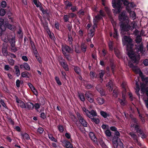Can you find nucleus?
Returning a JSON list of instances; mask_svg holds the SVG:
<instances>
[{
  "label": "nucleus",
  "instance_id": "1a4fd4ad",
  "mask_svg": "<svg viewBox=\"0 0 148 148\" xmlns=\"http://www.w3.org/2000/svg\"><path fill=\"white\" fill-rule=\"evenodd\" d=\"M85 96L88 101L90 103H93L94 101L93 95L90 92H87L85 93Z\"/></svg>",
  "mask_w": 148,
  "mask_h": 148
},
{
  "label": "nucleus",
  "instance_id": "393cba45",
  "mask_svg": "<svg viewBox=\"0 0 148 148\" xmlns=\"http://www.w3.org/2000/svg\"><path fill=\"white\" fill-rule=\"evenodd\" d=\"M91 121L95 123L96 124H98L99 123V120L98 118H94L91 116L89 117Z\"/></svg>",
  "mask_w": 148,
  "mask_h": 148
},
{
  "label": "nucleus",
  "instance_id": "de8ad7c7",
  "mask_svg": "<svg viewBox=\"0 0 148 148\" xmlns=\"http://www.w3.org/2000/svg\"><path fill=\"white\" fill-rule=\"evenodd\" d=\"M78 97L80 100L82 101H84L85 99V97L84 95L83 94H79Z\"/></svg>",
  "mask_w": 148,
  "mask_h": 148
},
{
  "label": "nucleus",
  "instance_id": "20e7f679",
  "mask_svg": "<svg viewBox=\"0 0 148 148\" xmlns=\"http://www.w3.org/2000/svg\"><path fill=\"white\" fill-rule=\"evenodd\" d=\"M120 133L117 130L115 132L114 135L112 140L114 148H117L118 146H120L121 148L123 147V143L119 137Z\"/></svg>",
  "mask_w": 148,
  "mask_h": 148
},
{
  "label": "nucleus",
  "instance_id": "603ef678",
  "mask_svg": "<svg viewBox=\"0 0 148 148\" xmlns=\"http://www.w3.org/2000/svg\"><path fill=\"white\" fill-rule=\"evenodd\" d=\"M40 104L38 103H36L34 105V107L35 109L37 111H38V109L40 108Z\"/></svg>",
  "mask_w": 148,
  "mask_h": 148
},
{
  "label": "nucleus",
  "instance_id": "7ed1b4c3",
  "mask_svg": "<svg viewBox=\"0 0 148 148\" xmlns=\"http://www.w3.org/2000/svg\"><path fill=\"white\" fill-rule=\"evenodd\" d=\"M124 40H122L123 44V45H126L127 50L128 52V54L130 56L133 52L132 51V48L133 47L134 45L132 43V40L130 37L127 36H125L124 37Z\"/></svg>",
  "mask_w": 148,
  "mask_h": 148
},
{
  "label": "nucleus",
  "instance_id": "13d9d810",
  "mask_svg": "<svg viewBox=\"0 0 148 148\" xmlns=\"http://www.w3.org/2000/svg\"><path fill=\"white\" fill-rule=\"evenodd\" d=\"M5 14V11L4 9L1 8L0 9V15L1 16H4Z\"/></svg>",
  "mask_w": 148,
  "mask_h": 148
},
{
  "label": "nucleus",
  "instance_id": "dca6fc26",
  "mask_svg": "<svg viewBox=\"0 0 148 148\" xmlns=\"http://www.w3.org/2000/svg\"><path fill=\"white\" fill-rule=\"evenodd\" d=\"M21 136L22 139H23L24 140H28L30 139L29 135L25 132H21Z\"/></svg>",
  "mask_w": 148,
  "mask_h": 148
},
{
  "label": "nucleus",
  "instance_id": "8fccbe9b",
  "mask_svg": "<svg viewBox=\"0 0 148 148\" xmlns=\"http://www.w3.org/2000/svg\"><path fill=\"white\" fill-rule=\"evenodd\" d=\"M65 57L68 61H70L71 60V58L70 55L66 53L65 54H63Z\"/></svg>",
  "mask_w": 148,
  "mask_h": 148
},
{
  "label": "nucleus",
  "instance_id": "2eb2a0df",
  "mask_svg": "<svg viewBox=\"0 0 148 148\" xmlns=\"http://www.w3.org/2000/svg\"><path fill=\"white\" fill-rule=\"evenodd\" d=\"M87 45L85 42H82L81 43L80 47L82 52L85 53L87 49Z\"/></svg>",
  "mask_w": 148,
  "mask_h": 148
},
{
  "label": "nucleus",
  "instance_id": "774afa93",
  "mask_svg": "<svg viewBox=\"0 0 148 148\" xmlns=\"http://www.w3.org/2000/svg\"><path fill=\"white\" fill-rule=\"evenodd\" d=\"M44 131L42 127H39L38 129V132L40 134H42Z\"/></svg>",
  "mask_w": 148,
  "mask_h": 148
},
{
  "label": "nucleus",
  "instance_id": "69168bd1",
  "mask_svg": "<svg viewBox=\"0 0 148 148\" xmlns=\"http://www.w3.org/2000/svg\"><path fill=\"white\" fill-rule=\"evenodd\" d=\"M70 10L72 12H74L77 10V8L76 6H73V5L72 7H71Z\"/></svg>",
  "mask_w": 148,
  "mask_h": 148
},
{
  "label": "nucleus",
  "instance_id": "3c124183",
  "mask_svg": "<svg viewBox=\"0 0 148 148\" xmlns=\"http://www.w3.org/2000/svg\"><path fill=\"white\" fill-rule=\"evenodd\" d=\"M7 6V3L5 1H2L0 4V7L1 8H5Z\"/></svg>",
  "mask_w": 148,
  "mask_h": 148
},
{
  "label": "nucleus",
  "instance_id": "052dcab7",
  "mask_svg": "<svg viewBox=\"0 0 148 148\" xmlns=\"http://www.w3.org/2000/svg\"><path fill=\"white\" fill-rule=\"evenodd\" d=\"M106 135L107 136L110 137L111 135V132L109 130H106L105 132Z\"/></svg>",
  "mask_w": 148,
  "mask_h": 148
},
{
  "label": "nucleus",
  "instance_id": "c85d7f7f",
  "mask_svg": "<svg viewBox=\"0 0 148 148\" xmlns=\"http://www.w3.org/2000/svg\"><path fill=\"white\" fill-rule=\"evenodd\" d=\"M114 32H113V37L116 39H117L118 38L119 35L118 31L116 27H114Z\"/></svg>",
  "mask_w": 148,
  "mask_h": 148
},
{
  "label": "nucleus",
  "instance_id": "c03bdc74",
  "mask_svg": "<svg viewBox=\"0 0 148 148\" xmlns=\"http://www.w3.org/2000/svg\"><path fill=\"white\" fill-rule=\"evenodd\" d=\"M83 111L85 113L86 115L89 118L91 115L89 114L90 111L86 108L83 109Z\"/></svg>",
  "mask_w": 148,
  "mask_h": 148
},
{
  "label": "nucleus",
  "instance_id": "c756f323",
  "mask_svg": "<svg viewBox=\"0 0 148 148\" xmlns=\"http://www.w3.org/2000/svg\"><path fill=\"white\" fill-rule=\"evenodd\" d=\"M102 19V17L99 15V14H97V15H96L95 18H94L93 20V21H95L96 22L98 23L99 22V21Z\"/></svg>",
  "mask_w": 148,
  "mask_h": 148
},
{
  "label": "nucleus",
  "instance_id": "4468645a",
  "mask_svg": "<svg viewBox=\"0 0 148 148\" xmlns=\"http://www.w3.org/2000/svg\"><path fill=\"white\" fill-rule=\"evenodd\" d=\"M97 90L100 93L101 96H104L105 95V92L99 86H97L96 87Z\"/></svg>",
  "mask_w": 148,
  "mask_h": 148
},
{
  "label": "nucleus",
  "instance_id": "423d86ee",
  "mask_svg": "<svg viewBox=\"0 0 148 148\" xmlns=\"http://www.w3.org/2000/svg\"><path fill=\"white\" fill-rule=\"evenodd\" d=\"M33 2L36 5V6L39 8L40 10L44 14H46L47 16H49V13L47 12V10H44L42 6V3L38 0H32Z\"/></svg>",
  "mask_w": 148,
  "mask_h": 148
},
{
  "label": "nucleus",
  "instance_id": "a19ab883",
  "mask_svg": "<svg viewBox=\"0 0 148 148\" xmlns=\"http://www.w3.org/2000/svg\"><path fill=\"white\" fill-rule=\"evenodd\" d=\"M68 40L69 42V44L70 45H71L72 44L73 41V38L71 35H70L69 34H68Z\"/></svg>",
  "mask_w": 148,
  "mask_h": 148
},
{
  "label": "nucleus",
  "instance_id": "a211bd4d",
  "mask_svg": "<svg viewBox=\"0 0 148 148\" xmlns=\"http://www.w3.org/2000/svg\"><path fill=\"white\" fill-rule=\"evenodd\" d=\"M64 3L65 5V8L66 10H69L70 8L73 6L72 3L68 0L64 1Z\"/></svg>",
  "mask_w": 148,
  "mask_h": 148
},
{
  "label": "nucleus",
  "instance_id": "6ab92c4d",
  "mask_svg": "<svg viewBox=\"0 0 148 148\" xmlns=\"http://www.w3.org/2000/svg\"><path fill=\"white\" fill-rule=\"evenodd\" d=\"M96 101L99 105L103 104L105 102V99L102 97H97L96 99Z\"/></svg>",
  "mask_w": 148,
  "mask_h": 148
},
{
  "label": "nucleus",
  "instance_id": "4be33fe9",
  "mask_svg": "<svg viewBox=\"0 0 148 148\" xmlns=\"http://www.w3.org/2000/svg\"><path fill=\"white\" fill-rule=\"evenodd\" d=\"M105 73L106 72L105 71L102 70L100 71L98 74L99 78V80L101 82L103 81V77Z\"/></svg>",
  "mask_w": 148,
  "mask_h": 148
},
{
  "label": "nucleus",
  "instance_id": "49530a36",
  "mask_svg": "<svg viewBox=\"0 0 148 148\" xmlns=\"http://www.w3.org/2000/svg\"><path fill=\"white\" fill-rule=\"evenodd\" d=\"M133 127L134 129V130L136 132L138 131L140 129V126L138 125H135L133 124V125L132 124L131 125V127Z\"/></svg>",
  "mask_w": 148,
  "mask_h": 148
},
{
  "label": "nucleus",
  "instance_id": "c9c22d12",
  "mask_svg": "<svg viewBox=\"0 0 148 148\" xmlns=\"http://www.w3.org/2000/svg\"><path fill=\"white\" fill-rule=\"evenodd\" d=\"M15 38H12L10 40V42L11 44V46L13 48L15 46Z\"/></svg>",
  "mask_w": 148,
  "mask_h": 148
},
{
  "label": "nucleus",
  "instance_id": "ea45409f",
  "mask_svg": "<svg viewBox=\"0 0 148 148\" xmlns=\"http://www.w3.org/2000/svg\"><path fill=\"white\" fill-rule=\"evenodd\" d=\"M29 74V73L27 71H24L22 72L21 74V76L23 77H27L29 78V76L27 75Z\"/></svg>",
  "mask_w": 148,
  "mask_h": 148
},
{
  "label": "nucleus",
  "instance_id": "f8f14e48",
  "mask_svg": "<svg viewBox=\"0 0 148 148\" xmlns=\"http://www.w3.org/2000/svg\"><path fill=\"white\" fill-rule=\"evenodd\" d=\"M4 23V20L3 19L0 18V36L2 35V32L5 31V28Z\"/></svg>",
  "mask_w": 148,
  "mask_h": 148
},
{
  "label": "nucleus",
  "instance_id": "4d7b16f0",
  "mask_svg": "<svg viewBox=\"0 0 148 148\" xmlns=\"http://www.w3.org/2000/svg\"><path fill=\"white\" fill-rule=\"evenodd\" d=\"M141 78L143 82H144L146 83L148 82V77H145V76L143 75L141 77Z\"/></svg>",
  "mask_w": 148,
  "mask_h": 148
},
{
  "label": "nucleus",
  "instance_id": "9b49d317",
  "mask_svg": "<svg viewBox=\"0 0 148 148\" xmlns=\"http://www.w3.org/2000/svg\"><path fill=\"white\" fill-rule=\"evenodd\" d=\"M114 86L113 80H110L106 85V86L109 91H112Z\"/></svg>",
  "mask_w": 148,
  "mask_h": 148
},
{
  "label": "nucleus",
  "instance_id": "f704fd0d",
  "mask_svg": "<svg viewBox=\"0 0 148 148\" xmlns=\"http://www.w3.org/2000/svg\"><path fill=\"white\" fill-rule=\"evenodd\" d=\"M93 25L92 26V29H91L95 31V28H98V23L95 21H93Z\"/></svg>",
  "mask_w": 148,
  "mask_h": 148
},
{
  "label": "nucleus",
  "instance_id": "ddd939ff",
  "mask_svg": "<svg viewBox=\"0 0 148 148\" xmlns=\"http://www.w3.org/2000/svg\"><path fill=\"white\" fill-rule=\"evenodd\" d=\"M62 143L66 148H73L72 145L67 140H64L62 142Z\"/></svg>",
  "mask_w": 148,
  "mask_h": 148
},
{
  "label": "nucleus",
  "instance_id": "a878e982",
  "mask_svg": "<svg viewBox=\"0 0 148 148\" xmlns=\"http://www.w3.org/2000/svg\"><path fill=\"white\" fill-rule=\"evenodd\" d=\"M100 115L104 118H106L110 116V115L109 113H107L106 112L101 111L100 112Z\"/></svg>",
  "mask_w": 148,
  "mask_h": 148
},
{
  "label": "nucleus",
  "instance_id": "e433bc0d",
  "mask_svg": "<svg viewBox=\"0 0 148 148\" xmlns=\"http://www.w3.org/2000/svg\"><path fill=\"white\" fill-rule=\"evenodd\" d=\"M57 127L58 130L60 132L62 133L64 132V129L62 125H58L57 126Z\"/></svg>",
  "mask_w": 148,
  "mask_h": 148
},
{
  "label": "nucleus",
  "instance_id": "58836bf2",
  "mask_svg": "<svg viewBox=\"0 0 148 148\" xmlns=\"http://www.w3.org/2000/svg\"><path fill=\"white\" fill-rule=\"evenodd\" d=\"M89 114L93 117L97 116V113L96 110H92L90 111Z\"/></svg>",
  "mask_w": 148,
  "mask_h": 148
},
{
  "label": "nucleus",
  "instance_id": "bf43d9fd",
  "mask_svg": "<svg viewBox=\"0 0 148 148\" xmlns=\"http://www.w3.org/2000/svg\"><path fill=\"white\" fill-rule=\"evenodd\" d=\"M118 92L116 90H114L112 93L113 95L115 97L117 98L118 97Z\"/></svg>",
  "mask_w": 148,
  "mask_h": 148
},
{
  "label": "nucleus",
  "instance_id": "4c0bfd02",
  "mask_svg": "<svg viewBox=\"0 0 148 148\" xmlns=\"http://www.w3.org/2000/svg\"><path fill=\"white\" fill-rule=\"evenodd\" d=\"M48 137L49 138L51 141L57 142V140L51 134H48Z\"/></svg>",
  "mask_w": 148,
  "mask_h": 148
},
{
  "label": "nucleus",
  "instance_id": "aec40b11",
  "mask_svg": "<svg viewBox=\"0 0 148 148\" xmlns=\"http://www.w3.org/2000/svg\"><path fill=\"white\" fill-rule=\"evenodd\" d=\"M25 108L28 110H32L34 108V104L32 103L27 102L26 103Z\"/></svg>",
  "mask_w": 148,
  "mask_h": 148
},
{
  "label": "nucleus",
  "instance_id": "37998d69",
  "mask_svg": "<svg viewBox=\"0 0 148 148\" xmlns=\"http://www.w3.org/2000/svg\"><path fill=\"white\" fill-rule=\"evenodd\" d=\"M55 79L57 83L59 86H61L62 84V83L60 79V78L57 76L55 77Z\"/></svg>",
  "mask_w": 148,
  "mask_h": 148
},
{
  "label": "nucleus",
  "instance_id": "864d4df0",
  "mask_svg": "<svg viewBox=\"0 0 148 148\" xmlns=\"http://www.w3.org/2000/svg\"><path fill=\"white\" fill-rule=\"evenodd\" d=\"M24 63L25 69L27 71H30V68L28 63L26 62H24Z\"/></svg>",
  "mask_w": 148,
  "mask_h": 148
},
{
  "label": "nucleus",
  "instance_id": "79ce46f5",
  "mask_svg": "<svg viewBox=\"0 0 148 148\" xmlns=\"http://www.w3.org/2000/svg\"><path fill=\"white\" fill-rule=\"evenodd\" d=\"M142 38L141 36L140 35L136 37V43L139 44L141 41Z\"/></svg>",
  "mask_w": 148,
  "mask_h": 148
},
{
  "label": "nucleus",
  "instance_id": "5fc2aeb1",
  "mask_svg": "<svg viewBox=\"0 0 148 148\" xmlns=\"http://www.w3.org/2000/svg\"><path fill=\"white\" fill-rule=\"evenodd\" d=\"M108 46L109 49L111 50H112L113 49V42L112 41H110L108 43Z\"/></svg>",
  "mask_w": 148,
  "mask_h": 148
},
{
  "label": "nucleus",
  "instance_id": "473e14b6",
  "mask_svg": "<svg viewBox=\"0 0 148 148\" xmlns=\"http://www.w3.org/2000/svg\"><path fill=\"white\" fill-rule=\"evenodd\" d=\"M14 69L15 70V72L17 77H18L20 75V70L18 66L17 65H15Z\"/></svg>",
  "mask_w": 148,
  "mask_h": 148
},
{
  "label": "nucleus",
  "instance_id": "6e6d98bb",
  "mask_svg": "<svg viewBox=\"0 0 148 148\" xmlns=\"http://www.w3.org/2000/svg\"><path fill=\"white\" fill-rule=\"evenodd\" d=\"M69 17L68 15H64L63 17V20L64 22H69Z\"/></svg>",
  "mask_w": 148,
  "mask_h": 148
},
{
  "label": "nucleus",
  "instance_id": "b1692460",
  "mask_svg": "<svg viewBox=\"0 0 148 148\" xmlns=\"http://www.w3.org/2000/svg\"><path fill=\"white\" fill-rule=\"evenodd\" d=\"M60 64L65 70L67 71L69 70L68 65L67 63L64 62H60Z\"/></svg>",
  "mask_w": 148,
  "mask_h": 148
},
{
  "label": "nucleus",
  "instance_id": "7c9ffc66",
  "mask_svg": "<svg viewBox=\"0 0 148 148\" xmlns=\"http://www.w3.org/2000/svg\"><path fill=\"white\" fill-rule=\"evenodd\" d=\"M98 141L102 148H107V146L105 145V143L102 139H99L98 140Z\"/></svg>",
  "mask_w": 148,
  "mask_h": 148
},
{
  "label": "nucleus",
  "instance_id": "e2e57ef3",
  "mask_svg": "<svg viewBox=\"0 0 148 148\" xmlns=\"http://www.w3.org/2000/svg\"><path fill=\"white\" fill-rule=\"evenodd\" d=\"M86 89H89L93 87V86L90 84H86L84 85Z\"/></svg>",
  "mask_w": 148,
  "mask_h": 148
},
{
  "label": "nucleus",
  "instance_id": "bb28decb",
  "mask_svg": "<svg viewBox=\"0 0 148 148\" xmlns=\"http://www.w3.org/2000/svg\"><path fill=\"white\" fill-rule=\"evenodd\" d=\"M74 66V70L75 72L78 75H80L81 71V70L80 68L78 66Z\"/></svg>",
  "mask_w": 148,
  "mask_h": 148
},
{
  "label": "nucleus",
  "instance_id": "338daca9",
  "mask_svg": "<svg viewBox=\"0 0 148 148\" xmlns=\"http://www.w3.org/2000/svg\"><path fill=\"white\" fill-rule=\"evenodd\" d=\"M67 27L70 32H71V29L72 28V25L70 23L67 24Z\"/></svg>",
  "mask_w": 148,
  "mask_h": 148
},
{
  "label": "nucleus",
  "instance_id": "6e6552de",
  "mask_svg": "<svg viewBox=\"0 0 148 148\" xmlns=\"http://www.w3.org/2000/svg\"><path fill=\"white\" fill-rule=\"evenodd\" d=\"M72 49L70 46L66 44L62 45V51L63 54H65L67 53H70Z\"/></svg>",
  "mask_w": 148,
  "mask_h": 148
},
{
  "label": "nucleus",
  "instance_id": "a18cd8bd",
  "mask_svg": "<svg viewBox=\"0 0 148 148\" xmlns=\"http://www.w3.org/2000/svg\"><path fill=\"white\" fill-rule=\"evenodd\" d=\"M18 105L20 106L22 108H25L26 103L25 104L22 101H20Z\"/></svg>",
  "mask_w": 148,
  "mask_h": 148
},
{
  "label": "nucleus",
  "instance_id": "72a5a7b5",
  "mask_svg": "<svg viewBox=\"0 0 148 148\" xmlns=\"http://www.w3.org/2000/svg\"><path fill=\"white\" fill-rule=\"evenodd\" d=\"M136 84V87L135 89V92L136 94L137 95L138 97H140V94H139V90H140V88H139V85H138L137 83Z\"/></svg>",
  "mask_w": 148,
  "mask_h": 148
},
{
  "label": "nucleus",
  "instance_id": "0eeeda50",
  "mask_svg": "<svg viewBox=\"0 0 148 148\" xmlns=\"http://www.w3.org/2000/svg\"><path fill=\"white\" fill-rule=\"evenodd\" d=\"M76 114L77 118L81 125L84 127H87L88 124V123L80 115V113L78 112H77Z\"/></svg>",
  "mask_w": 148,
  "mask_h": 148
},
{
  "label": "nucleus",
  "instance_id": "cd10ccee",
  "mask_svg": "<svg viewBox=\"0 0 148 148\" xmlns=\"http://www.w3.org/2000/svg\"><path fill=\"white\" fill-rule=\"evenodd\" d=\"M2 52L4 56H8V51L6 47L3 46L2 48Z\"/></svg>",
  "mask_w": 148,
  "mask_h": 148
},
{
  "label": "nucleus",
  "instance_id": "f257e3e1",
  "mask_svg": "<svg viewBox=\"0 0 148 148\" xmlns=\"http://www.w3.org/2000/svg\"><path fill=\"white\" fill-rule=\"evenodd\" d=\"M145 49L143 47V43L137 44L135 45L134 49L132 48V51L133 52L130 56L127 52V55L131 59L133 63L138 64L140 59V54L142 56L143 55L145 52Z\"/></svg>",
  "mask_w": 148,
  "mask_h": 148
},
{
  "label": "nucleus",
  "instance_id": "5701e85b",
  "mask_svg": "<svg viewBox=\"0 0 148 148\" xmlns=\"http://www.w3.org/2000/svg\"><path fill=\"white\" fill-rule=\"evenodd\" d=\"M128 134L136 142H138V137L134 133L132 132H130Z\"/></svg>",
  "mask_w": 148,
  "mask_h": 148
},
{
  "label": "nucleus",
  "instance_id": "f3484780",
  "mask_svg": "<svg viewBox=\"0 0 148 148\" xmlns=\"http://www.w3.org/2000/svg\"><path fill=\"white\" fill-rule=\"evenodd\" d=\"M110 65L112 73L114 75V74L116 65L114 63V60L112 59H110Z\"/></svg>",
  "mask_w": 148,
  "mask_h": 148
},
{
  "label": "nucleus",
  "instance_id": "412c9836",
  "mask_svg": "<svg viewBox=\"0 0 148 148\" xmlns=\"http://www.w3.org/2000/svg\"><path fill=\"white\" fill-rule=\"evenodd\" d=\"M89 136L91 139L95 143H97V139L93 132H90L89 134Z\"/></svg>",
  "mask_w": 148,
  "mask_h": 148
},
{
  "label": "nucleus",
  "instance_id": "9d476101",
  "mask_svg": "<svg viewBox=\"0 0 148 148\" xmlns=\"http://www.w3.org/2000/svg\"><path fill=\"white\" fill-rule=\"evenodd\" d=\"M119 19L120 21L123 22L125 21H127L128 18L125 14V12H121L119 16Z\"/></svg>",
  "mask_w": 148,
  "mask_h": 148
},
{
  "label": "nucleus",
  "instance_id": "2f4dec72",
  "mask_svg": "<svg viewBox=\"0 0 148 148\" xmlns=\"http://www.w3.org/2000/svg\"><path fill=\"white\" fill-rule=\"evenodd\" d=\"M90 33L88 34V37L90 38H92L95 34V31L90 29Z\"/></svg>",
  "mask_w": 148,
  "mask_h": 148
},
{
  "label": "nucleus",
  "instance_id": "680f3d73",
  "mask_svg": "<svg viewBox=\"0 0 148 148\" xmlns=\"http://www.w3.org/2000/svg\"><path fill=\"white\" fill-rule=\"evenodd\" d=\"M68 15L69 18H72L76 16V14L73 13H69Z\"/></svg>",
  "mask_w": 148,
  "mask_h": 148
},
{
  "label": "nucleus",
  "instance_id": "f03ea898",
  "mask_svg": "<svg viewBox=\"0 0 148 148\" xmlns=\"http://www.w3.org/2000/svg\"><path fill=\"white\" fill-rule=\"evenodd\" d=\"M123 3L126 6V10L130 12L131 11L130 7L133 8L135 6V4L133 2L130 3L129 1L126 0H117L116 2L115 0L112 1V6L114 9H112L113 12L114 13L118 14L119 13L122 8L121 5Z\"/></svg>",
  "mask_w": 148,
  "mask_h": 148
},
{
  "label": "nucleus",
  "instance_id": "0e129e2a",
  "mask_svg": "<svg viewBox=\"0 0 148 148\" xmlns=\"http://www.w3.org/2000/svg\"><path fill=\"white\" fill-rule=\"evenodd\" d=\"M40 117L44 120L46 118V115L44 112H42L40 114Z\"/></svg>",
  "mask_w": 148,
  "mask_h": 148
},
{
  "label": "nucleus",
  "instance_id": "09e8293b",
  "mask_svg": "<svg viewBox=\"0 0 148 148\" xmlns=\"http://www.w3.org/2000/svg\"><path fill=\"white\" fill-rule=\"evenodd\" d=\"M5 25L6 27L10 30H12L14 29V26L10 24L6 23Z\"/></svg>",
  "mask_w": 148,
  "mask_h": 148
},
{
  "label": "nucleus",
  "instance_id": "39448f33",
  "mask_svg": "<svg viewBox=\"0 0 148 148\" xmlns=\"http://www.w3.org/2000/svg\"><path fill=\"white\" fill-rule=\"evenodd\" d=\"M120 27L122 32H127L129 30H132L135 28V24L131 23L130 25L128 23L122 22L120 24Z\"/></svg>",
  "mask_w": 148,
  "mask_h": 148
}]
</instances>
